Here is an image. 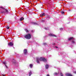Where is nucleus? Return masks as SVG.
Listing matches in <instances>:
<instances>
[{
	"label": "nucleus",
	"instance_id": "obj_1",
	"mask_svg": "<svg viewBox=\"0 0 76 76\" xmlns=\"http://www.w3.org/2000/svg\"><path fill=\"white\" fill-rule=\"evenodd\" d=\"M36 59L37 62V63H39L40 61H47V60L46 59L43 58H37Z\"/></svg>",
	"mask_w": 76,
	"mask_h": 76
},
{
	"label": "nucleus",
	"instance_id": "obj_2",
	"mask_svg": "<svg viewBox=\"0 0 76 76\" xmlns=\"http://www.w3.org/2000/svg\"><path fill=\"white\" fill-rule=\"evenodd\" d=\"M24 37L25 38H26V39H30L31 38V34H27Z\"/></svg>",
	"mask_w": 76,
	"mask_h": 76
},
{
	"label": "nucleus",
	"instance_id": "obj_3",
	"mask_svg": "<svg viewBox=\"0 0 76 76\" xmlns=\"http://www.w3.org/2000/svg\"><path fill=\"white\" fill-rule=\"evenodd\" d=\"M0 8H1V9H3L6 12V13H8V10H7V9H5L3 7H0Z\"/></svg>",
	"mask_w": 76,
	"mask_h": 76
},
{
	"label": "nucleus",
	"instance_id": "obj_4",
	"mask_svg": "<svg viewBox=\"0 0 76 76\" xmlns=\"http://www.w3.org/2000/svg\"><path fill=\"white\" fill-rule=\"evenodd\" d=\"M68 40L69 41H70V40H72V41H73L74 40V39L73 38V37H70L69 39H68Z\"/></svg>",
	"mask_w": 76,
	"mask_h": 76
},
{
	"label": "nucleus",
	"instance_id": "obj_5",
	"mask_svg": "<svg viewBox=\"0 0 76 76\" xmlns=\"http://www.w3.org/2000/svg\"><path fill=\"white\" fill-rule=\"evenodd\" d=\"M27 50L26 49H25L24 50V54H27Z\"/></svg>",
	"mask_w": 76,
	"mask_h": 76
},
{
	"label": "nucleus",
	"instance_id": "obj_6",
	"mask_svg": "<svg viewBox=\"0 0 76 76\" xmlns=\"http://www.w3.org/2000/svg\"><path fill=\"white\" fill-rule=\"evenodd\" d=\"M65 75H66V76H72V75L69 73H66V74Z\"/></svg>",
	"mask_w": 76,
	"mask_h": 76
},
{
	"label": "nucleus",
	"instance_id": "obj_7",
	"mask_svg": "<svg viewBox=\"0 0 76 76\" xmlns=\"http://www.w3.org/2000/svg\"><path fill=\"white\" fill-rule=\"evenodd\" d=\"M8 45L10 46H13V44L11 42H10V43H8Z\"/></svg>",
	"mask_w": 76,
	"mask_h": 76
},
{
	"label": "nucleus",
	"instance_id": "obj_8",
	"mask_svg": "<svg viewBox=\"0 0 76 76\" xmlns=\"http://www.w3.org/2000/svg\"><path fill=\"white\" fill-rule=\"evenodd\" d=\"M49 36H50L51 37H56V35H54L53 34H49Z\"/></svg>",
	"mask_w": 76,
	"mask_h": 76
},
{
	"label": "nucleus",
	"instance_id": "obj_9",
	"mask_svg": "<svg viewBox=\"0 0 76 76\" xmlns=\"http://www.w3.org/2000/svg\"><path fill=\"white\" fill-rule=\"evenodd\" d=\"M45 13H43L42 14L40 15V17H42V16H45Z\"/></svg>",
	"mask_w": 76,
	"mask_h": 76
},
{
	"label": "nucleus",
	"instance_id": "obj_10",
	"mask_svg": "<svg viewBox=\"0 0 76 76\" xmlns=\"http://www.w3.org/2000/svg\"><path fill=\"white\" fill-rule=\"evenodd\" d=\"M48 65L46 64V65L45 66V68L46 69H47L48 68Z\"/></svg>",
	"mask_w": 76,
	"mask_h": 76
},
{
	"label": "nucleus",
	"instance_id": "obj_11",
	"mask_svg": "<svg viewBox=\"0 0 76 76\" xmlns=\"http://www.w3.org/2000/svg\"><path fill=\"white\" fill-rule=\"evenodd\" d=\"M23 19H24V18L23 17H22L20 19V20H23Z\"/></svg>",
	"mask_w": 76,
	"mask_h": 76
},
{
	"label": "nucleus",
	"instance_id": "obj_12",
	"mask_svg": "<svg viewBox=\"0 0 76 76\" xmlns=\"http://www.w3.org/2000/svg\"><path fill=\"white\" fill-rule=\"evenodd\" d=\"M31 75H32V72H31V71H30L29 73V76H31Z\"/></svg>",
	"mask_w": 76,
	"mask_h": 76
},
{
	"label": "nucleus",
	"instance_id": "obj_13",
	"mask_svg": "<svg viewBox=\"0 0 76 76\" xmlns=\"http://www.w3.org/2000/svg\"><path fill=\"white\" fill-rule=\"evenodd\" d=\"M32 64H30V67H31V68H32Z\"/></svg>",
	"mask_w": 76,
	"mask_h": 76
},
{
	"label": "nucleus",
	"instance_id": "obj_14",
	"mask_svg": "<svg viewBox=\"0 0 76 76\" xmlns=\"http://www.w3.org/2000/svg\"><path fill=\"white\" fill-rule=\"evenodd\" d=\"M3 64H6V62H5V61H4L3 62Z\"/></svg>",
	"mask_w": 76,
	"mask_h": 76
},
{
	"label": "nucleus",
	"instance_id": "obj_15",
	"mask_svg": "<svg viewBox=\"0 0 76 76\" xmlns=\"http://www.w3.org/2000/svg\"><path fill=\"white\" fill-rule=\"evenodd\" d=\"M25 31H26V32H28V30H27V29H25Z\"/></svg>",
	"mask_w": 76,
	"mask_h": 76
},
{
	"label": "nucleus",
	"instance_id": "obj_16",
	"mask_svg": "<svg viewBox=\"0 0 76 76\" xmlns=\"http://www.w3.org/2000/svg\"><path fill=\"white\" fill-rule=\"evenodd\" d=\"M1 13H5L6 12L4 11H2Z\"/></svg>",
	"mask_w": 76,
	"mask_h": 76
},
{
	"label": "nucleus",
	"instance_id": "obj_17",
	"mask_svg": "<svg viewBox=\"0 0 76 76\" xmlns=\"http://www.w3.org/2000/svg\"><path fill=\"white\" fill-rule=\"evenodd\" d=\"M61 14H64V12L63 11H61Z\"/></svg>",
	"mask_w": 76,
	"mask_h": 76
},
{
	"label": "nucleus",
	"instance_id": "obj_18",
	"mask_svg": "<svg viewBox=\"0 0 76 76\" xmlns=\"http://www.w3.org/2000/svg\"><path fill=\"white\" fill-rule=\"evenodd\" d=\"M61 76H63V74H62V73L61 72L60 73Z\"/></svg>",
	"mask_w": 76,
	"mask_h": 76
},
{
	"label": "nucleus",
	"instance_id": "obj_19",
	"mask_svg": "<svg viewBox=\"0 0 76 76\" xmlns=\"http://www.w3.org/2000/svg\"><path fill=\"white\" fill-rule=\"evenodd\" d=\"M7 29H9V26H7Z\"/></svg>",
	"mask_w": 76,
	"mask_h": 76
},
{
	"label": "nucleus",
	"instance_id": "obj_20",
	"mask_svg": "<svg viewBox=\"0 0 76 76\" xmlns=\"http://www.w3.org/2000/svg\"><path fill=\"white\" fill-rule=\"evenodd\" d=\"M60 30H61V31H62V30H63V28H60Z\"/></svg>",
	"mask_w": 76,
	"mask_h": 76
},
{
	"label": "nucleus",
	"instance_id": "obj_21",
	"mask_svg": "<svg viewBox=\"0 0 76 76\" xmlns=\"http://www.w3.org/2000/svg\"><path fill=\"white\" fill-rule=\"evenodd\" d=\"M5 66L6 68H7V66H6V64H5Z\"/></svg>",
	"mask_w": 76,
	"mask_h": 76
},
{
	"label": "nucleus",
	"instance_id": "obj_22",
	"mask_svg": "<svg viewBox=\"0 0 76 76\" xmlns=\"http://www.w3.org/2000/svg\"><path fill=\"white\" fill-rule=\"evenodd\" d=\"M55 75H57V73H55Z\"/></svg>",
	"mask_w": 76,
	"mask_h": 76
},
{
	"label": "nucleus",
	"instance_id": "obj_23",
	"mask_svg": "<svg viewBox=\"0 0 76 76\" xmlns=\"http://www.w3.org/2000/svg\"><path fill=\"white\" fill-rule=\"evenodd\" d=\"M74 73H75V74H76V71L74 72Z\"/></svg>",
	"mask_w": 76,
	"mask_h": 76
},
{
	"label": "nucleus",
	"instance_id": "obj_24",
	"mask_svg": "<svg viewBox=\"0 0 76 76\" xmlns=\"http://www.w3.org/2000/svg\"><path fill=\"white\" fill-rule=\"evenodd\" d=\"M72 43H75V42L74 41H72Z\"/></svg>",
	"mask_w": 76,
	"mask_h": 76
},
{
	"label": "nucleus",
	"instance_id": "obj_25",
	"mask_svg": "<svg viewBox=\"0 0 76 76\" xmlns=\"http://www.w3.org/2000/svg\"><path fill=\"white\" fill-rule=\"evenodd\" d=\"M46 76H50V75L49 74H48Z\"/></svg>",
	"mask_w": 76,
	"mask_h": 76
},
{
	"label": "nucleus",
	"instance_id": "obj_26",
	"mask_svg": "<svg viewBox=\"0 0 76 76\" xmlns=\"http://www.w3.org/2000/svg\"><path fill=\"white\" fill-rule=\"evenodd\" d=\"M45 29H46V30H47V28H45Z\"/></svg>",
	"mask_w": 76,
	"mask_h": 76
},
{
	"label": "nucleus",
	"instance_id": "obj_27",
	"mask_svg": "<svg viewBox=\"0 0 76 76\" xmlns=\"http://www.w3.org/2000/svg\"><path fill=\"white\" fill-rule=\"evenodd\" d=\"M44 45H45L47 44L46 43H44Z\"/></svg>",
	"mask_w": 76,
	"mask_h": 76
},
{
	"label": "nucleus",
	"instance_id": "obj_28",
	"mask_svg": "<svg viewBox=\"0 0 76 76\" xmlns=\"http://www.w3.org/2000/svg\"><path fill=\"white\" fill-rule=\"evenodd\" d=\"M3 76H5V75H3Z\"/></svg>",
	"mask_w": 76,
	"mask_h": 76
},
{
	"label": "nucleus",
	"instance_id": "obj_29",
	"mask_svg": "<svg viewBox=\"0 0 76 76\" xmlns=\"http://www.w3.org/2000/svg\"><path fill=\"white\" fill-rule=\"evenodd\" d=\"M34 25L37 24L36 23H34Z\"/></svg>",
	"mask_w": 76,
	"mask_h": 76
},
{
	"label": "nucleus",
	"instance_id": "obj_30",
	"mask_svg": "<svg viewBox=\"0 0 76 76\" xmlns=\"http://www.w3.org/2000/svg\"><path fill=\"white\" fill-rule=\"evenodd\" d=\"M56 48H58V47H56Z\"/></svg>",
	"mask_w": 76,
	"mask_h": 76
},
{
	"label": "nucleus",
	"instance_id": "obj_31",
	"mask_svg": "<svg viewBox=\"0 0 76 76\" xmlns=\"http://www.w3.org/2000/svg\"><path fill=\"white\" fill-rule=\"evenodd\" d=\"M1 74V72L0 71V75Z\"/></svg>",
	"mask_w": 76,
	"mask_h": 76
}]
</instances>
